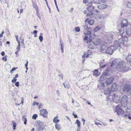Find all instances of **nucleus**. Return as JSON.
Masks as SVG:
<instances>
[{
	"instance_id": "a19ab883",
	"label": "nucleus",
	"mask_w": 131,
	"mask_h": 131,
	"mask_svg": "<svg viewBox=\"0 0 131 131\" xmlns=\"http://www.w3.org/2000/svg\"><path fill=\"white\" fill-rule=\"evenodd\" d=\"M37 11V15L39 18L40 19L41 18L39 14V13L38 10H36Z\"/></svg>"
},
{
	"instance_id": "9b49d317",
	"label": "nucleus",
	"mask_w": 131,
	"mask_h": 131,
	"mask_svg": "<svg viewBox=\"0 0 131 131\" xmlns=\"http://www.w3.org/2000/svg\"><path fill=\"white\" fill-rule=\"evenodd\" d=\"M128 22L126 19H124L120 24L121 28H123L128 25Z\"/></svg>"
},
{
	"instance_id": "774afa93",
	"label": "nucleus",
	"mask_w": 131,
	"mask_h": 131,
	"mask_svg": "<svg viewBox=\"0 0 131 131\" xmlns=\"http://www.w3.org/2000/svg\"><path fill=\"white\" fill-rule=\"evenodd\" d=\"M128 118L130 120H131V114H129L127 115Z\"/></svg>"
},
{
	"instance_id": "6ab92c4d",
	"label": "nucleus",
	"mask_w": 131,
	"mask_h": 131,
	"mask_svg": "<svg viewBox=\"0 0 131 131\" xmlns=\"http://www.w3.org/2000/svg\"><path fill=\"white\" fill-rule=\"evenodd\" d=\"M119 62L118 61L117 59H115L112 61L111 66V67H113L114 65H115L117 66Z\"/></svg>"
},
{
	"instance_id": "3c124183",
	"label": "nucleus",
	"mask_w": 131,
	"mask_h": 131,
	"mask_svg": "<svg viewBox=\"0 0 131 131\" xmlns=\"http://www.w3.org/2000/svg\"><path fill=\"white\" fill-rule=\"evenodd\" d=\"M15 84L17 87H18L19 85V83L18 82H17L15 83Z\"/></svg>"
},
{
	"instance_id": "c03bdc74",
	"label": "nucleus",
	"mask_w": 131,
	"mask_h": 131,
	"mask_svg": "<svg viewBox=\"0 0 131 131\" xmlns=\"http://www.w3.org/2000/svg\"><path fill=\"white\" fill-rule=\"evenodd\" d=\"M93 13H87V15L88 16L91 17L93 15Z\"/></svg>"
},
{
	"instance_id": "2f4dec72",
	"label": "nucleus",
	"mask_w": 131,
	"mask_h": 131,
	"mask_svg": "<svg viewBox=\"0 0 131 131\" xmlns=\"http://www.w3.org/2000/svg\"><path fill=\"white\" fill-rule=\"evenodd\" d=\"M53 122L54 123H56L59 122V120L58 119H56V117H54L53 120Z\"/></svg>"
},
{
	"instance_id": "13d9d810",
	"label": "nucleus",
	"mask_w": 131,
	"mask_h": 131,
	"mask_svg": "<svg viewBox=\"0 0 131 131\" xmlns=\"http://www.w3.org/2000/svg\"><path fill=\"white\" fill-rule=\"evenodd\" d=\"M104 47L103 46H102L101 47V51H104L105 49H104Z\"/></svg>"
},
{
	"instance_id": "79ce46f5",
	"label": "nucleus",
	"mask_w": 131,
	"mask_h": 131,
	"mask_svg": "<svg viewBox=\"0 0 131 131\" xmlns=\"http://www.w3.org/2000/svg\"><path fill=\"white\" fill-rule=\"evenodd\" d=\"M127 6L128 7L131 8V2H128L127 4Z\"/></svg>"
},
{
	"instance_id": "864d4df0",
	"label": "nucleus",
	"mask_w": 131,
	"mask_h": 131,
	"mask_svg": "<svg viewBox=\"0 0 131 131\" xmlns=\"http://www.w3.org/2000/svg\"><path fill=\"white\" fill-rule=\"evenodd\" d=\"M88 37L87 36H85V37L84 38V41H86V40H88Z\"/></svg>"
},
{
	"instance_id": "69168bd1",
	"label": "nucleus",
	"mask_w": 131,
	"mask_h": 131,
	"mask_svg": "<svg viewBox=\"0 0 131 131\" xmlns=\"http://www.w3.org/2000/svg\"><path fill=\"white\" fill-rule=\"evenodd\" d=\"M103 74L105 75V76H107V75H108V73H107L106 72H104V73H103Z\"/></svg>"
},
{
	"instance_id": "0eeeda50",
	"label": "nucleus",
	"mask_w": 131,
	"mask_h": 131,
	"mask_svg": "<svg viewBox=\"0 0 131 131\" xmlns=\"http://www.w3.org/2000/svg\"><path fill=\"white\" fill-rule=\"evenodd\" d=\"M115 51V50H114V49L113 48V46L111 45L106 50L105 53L111 55Z\"/></svg>"
},
{
	"instance_id": "7c9ffc66",
	"label": "nucleus",
	"mask_w": 131,
	"mask_h": 131,
	"mask_svg": "<svg viewBox=\"0 0 131 131\" xmlns=\"http://www.w3.org/2000/svg\"><path fill=\"white\" fill-rule=\"evenodd\" d=\"M76 122L77 124V126L79 128L81 126L80 122V121L78 119H77L76 121Z\"/></svg>"
},
{
	"instance_id": "0e129e2a",
	"label": "nucleus",
	"mask_w": 131,
	"mask_h": 131,
	"mask_svg": "<svg viewBox=\"0 0 131 131\" xmlns=\"http://www.w3.org/2000/svg\"><path fill=\"white\" fill-rule=\"evenodd\" d=\"M82 121L83 122V125H84L85 124V120L84 118H82Z\"/></svg>"
},
{
	"instance_id": "7ed1b4c3",
	"label": "nucleus",
	"mask_w": 131,
	"mask_h": 131,
	"mask_svg": "<svg viewBox=\"0 0 131 131\" xmlns=\"http://www.w3.org/2000/svg\"><path fill=\"white\" fill-rule=\"evenodd\" d=\"M121 90L123 93H125L128 95H130L131 93V86L130 85H125L121 89Z\"/></svg>"
},
{
	"instance_id": "ddd939ff",
	"label": "nucleus",
	"mask_w": 131,
	"mask_h": 131,
	"mask_svg": "<svg viewBox=\"0 0 131 131\" xmlns=\"http://www.w3.org/2000/svg\"><path fill=\"white\" fill-rule=\"evenodd\" d=\"M86 42L87 43L90 42V44L88 46V48L90 49H93L94 48V45H93V43H92V40L91 39H90L89 40H88L86 41Z\"/></svg>"
},
{
	"instance_id": "dca6fc26",
	"label": "nucleus",
	"mask_w": 131,
	"mask_h": 131,
	"mask_svg": "<svg viewBox=\"0 0 131 131\" xmlns=\"http://www.w3.org/2000/svg\"><path fill=\"white\" fill-rule=\"evenodd\" d=\"M126 32L127 35L130 36L131 35V24H130L127 28L126 29Z\"/></svg>"
},
{
	"instance_id": "423d86ee",
	"label": "nucleus",
	"mask_w": 131,
	"mask_h": 131,
	"mask_svg": "<svg viewBox=\"0 0 131 131\" xmlns=\"http://www.w3.org/2000/svg\"><path fill=\"white\" fill-rule=\"evenodd\" d=\"M115 111L116 112L118 115H122L123 114L124 111L119 106H117L115 109Z\"/></svg>"
},
{
	"instance_id": "a878e982",
	"label": "nucleus",
	"mask_w": 131,
	"mask_h": 131,
	"mask_svg": "<svg viewBox=\"0 0 131 131\" xmlns=\"http://www.w3.org/2000/svg\"><path fill=\"white\" fill-rule=\"evenodd\" d=\"M99 71L97 70H95L93 72V74L95 75L96 76H98L99 75V74H98Z\"/></svg>"
},
{
	"instance_id": "e2e57ef3",
	"label": "nucleus",
	"mask_w": 131,
	"mask_h": 131,
	"mask_svg": "<svg viewBox=\"0 0 131 131\" xmlns=\"http://www.w3.org/2000/svg\"><path fill=\"white\" fill-rule=\"evenodd\" d=\"M16 69V68H12L11 70L10 71V72H11L12 71H15Z\"/></svg>"
},
{
	"instance_id": "bb28decb",
	"label": "nucleus",
	"mask_w": 131,
	"mask_h": 131,
	"mask_svg": "<svg viewBox=\"0 0 131 131\" xmlns=\"http://www.w3.org/2000/svg\"><path fill=\"white\" fill-rule=\"evenodd\" d=\"M12 123L13 124V129L14 130H15L16 129V123L13 121H12Z\"/></svg>"
},
{
	"instance_id": "c85d7f7f",
	"label": "nucleus",
	"mask_w": 131,
	"mask_h": 131,
	"mask_svg": "<svg viewBox=\"0 0 131 131\" xmlns=\"http://www.w3.org/2000/svg\"><path fill=\"white\" fill-rule=\"evenodd\" d=\"M94 23V20L92 19L88 21V24L91 25H92Z\"/></svg>"
},
{
	"instance_id": "393cba45",
	"label": "nucleus",
	"mask_w": 131,
	"mask_h": 131,
	"mask_svg": "<svg viewBox=\"0 0 131 131\" xmlns=\"http://www.w3.org/2000/svg\"><path fill=\"white\" fill-rule=\"evenodd\" d=\"M56 128L57 130H59L61 128V125L59 124H56L55 125Z\"/></svg>"
},
{
	"instance_id": "09e8293b",
	"label": "nucleus",
	"mask_w": 131,
	"mask_h": 131,
	"mask_svg": "<svg viewBox=\"0 0 131 131\" xmlns=\"http://www.w3.org/2000/svg\"><path fill=\"white\" fill-rule=\"evenodd\" d=\"M39 104V103L38 102H33V105L35 106V105H37V106H38Z\"/></svg>"
},
{
	"instance_id": "49530a36",
	"label": "nucleus",
	"mask_w": 131,
	"mask_h": 131,
	"mask_svg": "<svg viewBox=\"0 0 131 131\" xmlns=\"http://www.w3.org/2000/svg\"><path fill=\"white\" fill-rule=\"evenodd\" d=\"M15 36L16 37V40L17 41L18 43H20L19 41V39H18V36L16 35H15Z\"/></svg>"
},
{
	"instance_id": "20e7f679",
	"label": "nucleus",
	"mask_w": 131,
	"mask_h": 131,
	"mask_svg": "<svg viewBox=\"0 0 131 131\" xmlns=\"http://www.w3.org/2000/svg\"><path fill=\"white\" fill-rule=\"evenodd\" d=\"M127 96L126 95H124L122 97L120 100V102L121 103L122 106L125 108H126L129 109L128 107H127V104L128 102Z\"/></svg>"
},
{
	"instance_id": "4be33fe9",
	"label": "nucleus",
	"mask_w": 131,
	"mask_h": 131,
	"mask_svg": "<svg viewBox=\"0 0 131 131\" xmlns=\"http://www.w3.org/2000/svg\"><path fill=\"white\" fill-rule=\"evenodd\" d=\"M32 5L34 7L35 9L37 10L38 9V7L37 5L36 4V0H35L34 1L32 0Z\"/></svg>"
},
{
	"instance_id": "4468645a",
	"label": "nucleus",
	"mask_w": 131,
	"mask_h": 131,
	"mask_svg": "<svg viewBox=\"0 0 131 131\" xmlns=\"http://www.w3.org/2000/svg\"><path fill=\"white\" fill-rule=\"evenodd\" d=\"M111 90L113 92L117 91L118 89L117 85L116 83H114L111 86Z\"/></svg>"
},
{
	"instance_id": "9d476101",
	"label": "nucleus",
	"mask_w": 131,
	"mask_h": 131,
	"mask_svg": "<svg viewBox=\"0 0 131 131\" xmlns=\"http://www.w3.org/2000/svg\"><path fill=\"white\" fill-rule=\"evenodd\" d=\"M39 111L40 113V114H41L40 115H42L43 117H47L48 113L46 110L43 109L40 110Z\"/></svg>"
},
{
	"instance_id": "f03ea898",
	"label": "nucleus",
	"mask_w": 131,
	"mask_h": 131,
	"mask_svg": "<svg viewBox=\"0 0 131 131\" xmlns=\"http://www.w3.org/2000/svg\"><path fill=\"white\" fill-rule=\"evenodd\" d=\"M125 39H122L121 38H119L118 40H115L113 44V48L115 50L117 49L119 47L121 46V45H123L124 43V41Z\"/></svg>"
},
{
	"instance_id": "6e6552de",
	"label": "nucleus",
	"mask_w": 131,
	"mask_h": 131,
	"mask_svg": "<svg viewBox=\"0 0 131 131\" xmlns=\"http://www.w3.org/2000/svg\"><path fill=\"white\" fill-rule=\"evenodd\" d=\"M119 31L121 36V37H124V38H121L123 39H125V40H126V39H127L126 40H127L128 39V37L125 35V34L124 29L122 28L119 29Z\"/></svg>"
},
{
	"instance_id": "8fccbe9b",
	"label": "nucleus",
	"mask_w": 131,
	"mask_h": 131,
	"mask_svg": "<svg viewBox=\"0 0 131 131\" xmlns=\"http://www.w3.org/2000/svg\"><path fill=\"white\" fill-rule=\"evenodd\" d=\"M42 104L41 103H40L38 106L39 109H40L42 108Z\"/></svg>"
},
{
	"instance_id": "473e14b6",
	"label": "nucleus",
	"mask_w": 131,
	"mask_h": 131,
	"mask_svg": "<svg viewBox=\"0 0 131 131\" xmlns=\"http://www.w3.org/2000/svg\"><path fill=\"white\" fill-rule=\"evenodd\" d=\"M61 52L63 53L64 52L63 48H64V45L63 43H61Z\"/></svg>"
},
{
	"instance_id": "ea45409f",
	"label": "nucleus",
	"mask_w": 131,
	"mask_h": 131,
	"mask_svg": "<svg viewBox=\"0 0 131 131\" xmlns=\"http://www.w3.org/2000/svg\"><path fill=\"white\" fill-rule=\"evenodd\" d=\"M54 3H55V5H56V7L57 8V10L58 12H59L60 11V10H59V9L58 8V6L57 5V2H56V0H54Z\"/></svg>"
},
{
	"instance_id": "37998d69",
	"label": "nucleus",
	"mask_w": 131,
	"mask_h": 131,
	"mask_svg": "<svg viewBox=\"0 0 131 131\" xmlns=\"http://www.w3.org/2000/svg\"><path fill=\"white\" fill-rule=\"evenodd\" d=\"M17 79H16V78H14L12 80V82L13 83H15L16 82V81H17Z\"/></svg>"
},
{
	"instance_id": "58836bf2",
	"label": "nucleus",
	"mask_w": 131,
	"mask_h": 131,
	"mask_svg": "<svg viewBox=\"0 0 131 131\" xmlns=\"http://www.w3.org/2000/svg\"><path fill=\"white\" fill-rule=\"evenodd\" d=\"M39 38L40 42H41L43 41V38L42 36H39Z\"/></svg>"
},
{
	"instance_id": "6e6d98bb",
	"label": "nucleus",
	"mask_w": 131,
	"mask_h": 131,
	"mask_svg": "<svg viewBox=\"0 0 131 131\" xmlns=\"http://www.w3.org/2000/svg\"><path fill=\"white\" fill-rule=\"evenodd\" d=\"M84 54L82 56V57L83 59L85 57H86V53H85V52H84Z\"/></svg>"
},
{
	"instance_id": "052dcab7",
	"label": "nucleus",
	"mask_w": 131,
	"mask_h": 131,
	"mask_svg": "<svg viewBox=\"0 0 131 131\" xmlns=\"http://www.w3.org/2000/svg\"><path fill=\"white\" fill-rule=\"evenodd\" d=\"M93 3L95 4H99V2L98 1H96L95 0H93Z\"/></svg>"
},
{
	"instance_id": "de8ad7c7",
	"label": "nucleus",
	"mask_w": 131,
	"mask_h": 131,
	"mask_svg": "<svg viewBox=\"0 0 131 131\" xmlns=\"http://www.w3.org/2000/svg\"><path fill=\"white\" fill-rule=\"evenodd\" d=\"M24 39H23L21 41V43L22 44V46H23V47L24 48H25V44H24Z\"/></svg>"
},
{
	"instance_id": "aec40b11",
	"label": "nucleus",
	"mask_w": 131,
	"mask_h": 131,
	"mask_svg": "<svg viewBox=\"0 0 131 131\" xmlns=\"http://www.w3.org/2000/svg\"><path fill=\"white\" fill-rule=\"evenodd\" d=\"M126 60L129 64H131V55H129L126 58Z\"/></svg>"
},
{
	"instance_id": "4c0bfd02",
	"label": "nucleus",
	"mask_w": 131,
	"mask_h": 131,
	"mask_svg": "<svg viewBox=\"0 0 131 131\" xmlns=\"http://www.w3.org/2000/svg\"><path fill=\"white\" fill-rule=\"evenodd\" d=\"M90 30H87L88 32L87 33H84L85 35H90L91 34V31H90Z\"/></svg>"
},
{
	"instance_id": "1a4fd4ad",
	"label": "nucleus",
	"mask_w": 131,
	"mask_h": 131,
	"mask_svg": "<svg viewBox=\"0 0 131 131\" xmlns=\"http://www.w3.org/2000/svg\"><path fill=\"white\" fill-rule=\"evenodd\" d=\"M111 97L113 100L115 102L118 103L120 102L119 96L114 94L113 95H112Z\"/></svg>"
},
{
	"instance_id": "cd10ccee",
	"label": "nucleus",
	"mask_w": 131,
	"mask_h": 131,
	"mask_svg": "<svg viewBox=\"0 0 131 131\" xmlns=\"http://www.w3.org/2000/svg\"><path fill=\"white\" fill-rule=\"evenodd\" d=\"M92 43H93V45L95 46L98 45L100 43V42L98 40L96 41L95 42L93 41H92Z\"/></svg>"
},
{
	"instance_id": "f3484780",
	"label": "nucleus",
	"mask_w": 131,
	"mask_h": 131,
	"mask_svg": "<svg viewBox=\"0 0 131 131\" xmlns=\"http://www.w3.org/2000/svg\"><path fill=\"white\" fill-rule=\"evenodd\" d=\"M126 32L127 35L130 36L131 35V24H130L127 28L126 29Z\"/></svg>"
},
{
	"instance_id": "603ef678",
	"label": "nucleus",
	"mask_w": 131,
	"mask_h": 131,
	"mask_svg": "<svg viewBox=\"0 0 131 131\" xmlns=\"http://www.w3.org/2000/svg\"><path fill=\"white\" fill-rule=\"evenodd\" d=\"M72 115L73 116H74V118H76L78 117L77 115L75 114L74 112H73L72 113Z\"/></svg>"
},
{
	"instance_id": "a211bd4d",
	"label": "nucleus",
	"mask_w": 131,
	"mask_h": 131,
	"mask_svg": "<svg viewBox=\"0 0 131 131\" xmlns=\"http://www.w3.org/2000/svg\"><path fill=\"white\" fill-rule=\"evenodd\" d=\"M107 7V6L106 4H102L97 6V7L99 8L100 9H104Z\"/></svg>"
},
{
	"instance_id": "338daca9",
	"label": "nucleus",
	"mask_w": 131,
	"mask_h": 131,
	"mask_svg": "<svg viewBox=\"0 0 131 131\" xmlns=\"http://www.w3.org/2000/svg\"><path fill=\"white\" fill-rule=\"evenodd\" d=\"M1 54L2 56H4L5 54V52L4 51H2L1 52Z\"/></svg>"
},
{
	"instance_id": "b1692460",
	"label": "nucleus",
	"mask_w": 131,
	"mask_h": 131,
	"mask_svg": "<svg viewBox=\"0 0 131 131\" xmlns=\"http://www.w3.org/2000/svg\"><path fill=\"white\" fill-rule=\"evenodd\" d=\"M83 28L85 30L87 29V30H91V27H89L88 25L85 24V25H83Z\"/></svg>"
},
{
	"instance_id": "680f3d73",
	"label": "nucleus",
	"mask_w": 131,
	"mask_h": 131,
	"mask_svg": "<svg viewBox=\"0 0 131 131\" xmlns=\"http://www.w3.org/2000/svg\"><path fill=\"white\" fill-rule=\"evenodd\" d=\"M69 84L68 83H67L66 85V86H65V88H68L69 87Z\"/></svg>"
},
{
	"instance_id": "2eb2a0df",
	"label": "nucleus",
	"mask_w": 131,
	"mask_h": 131,
	"mask_svg": "<svg viewBox=\"0 0 131 131\" xmlns=\"http://www.w3.org/2000/svg\"><path fill=\"white\" fill-rule=\"evenodd\" d=\"M111 93V92L109 88H107L104 91V94L108 95L109 97H110V99L111 98V97L112 96V95L110 94Z\"/></svg>"
},
{
	"instance_id": "c756f323",
	"label": "nucleus",
	"mask_w": 131,
	"mask_h": 131,
	"mask_svg": "<svg viewBox=\"0 0 131 131\" xmlns=\"http://www.w3.org/2000/svg\"><path fill=\"white\" fill-rule=\"evenodd\" d=\"M106 64L105 63H104L103 62H102V63H101L100 64V67L101 68H103L106 66Z\"/></svg>"
},
{
	"instance_id": "f704fd0d",
	"label": "nucleus",
	"mask_w": 131,
	"mask_h": 131,
	"mask_svg": "<svg viewBox=\"0 0 131 131\" xmlns=\"http://www.w3.org/2000/svg\"><path fill=\"white\" fill-rule=\"evenodd\" d=\"M100 28L99 27L97 26L94 29L93 31L94 32H96L97 31L99 30L100 29Z\"/></svg>"
},
{
	"instance_id": "e433bc0d",
	"label": "nucleus",
	"mask_w": 131,
	"mask_h": 131,
	"mask_svg": "<svg viewBox=\"0 0 131 131\" xmlns=\"http://www.w3.org/2000/svg\"><path fill=\"white\" fill-rule=\"evenodd\" d=\"M23 121H24V124L25 125H26L27 124V118L25 117H23Z\"/></svg>"
},
{
	"instance_id": "39448f33",
	"label": "nucleus",
	"mask_w": 131,
	"mask_h": 131,
	"mask_svg": "<svg viewBox=\"0 0 131 131\" xmlns=\"http://www.w3.org/2000/svg\"><path fill=\"white\" fill-rule=\"evenodd\" d=\"M113 36L112 34H108L106 37L104 43H111L113 42Z\"/></svg>"
},
{
	"instance_id": "72a5a7b5",
	"label": "nucleus",
	"mask_w": 131,
	"mask_h": 131,
	"mask_svg": "<svg viewBox=\"0 0 131 131\" xmlns=\"http://www.w3.org/2000/svg\"><path fill=\"white\" fill-rule=\"evenodd\" d=\"M38 117V115L37 114H35L33 115L32 117V118L34 119H36Z\"/></svg>"
},
{
	"instance_id": "bf43d9fd",
	"label": "nucleus",
	"mask_w": 131,
	"mask_h": 131,
	"mask_svg": "<svg viewBox=\"0 0 131 131\" xmlns=\"http://www.w3.org/2000/svg\"><path fill=\"white\" fill-rule=\"evenodd\" d=\"M91 54V53H86V58H88L89 57V55H90Z\"/></svg>"
},
{
	"instance_id": "c9c22d12",
	"label": "nucleus",
	"mask_w": 131,
	"mask_h": 131,
	"mask_svg": "<svg viewBox=\"0 0 131 131\" xmlns=\"http://www.w3.org/2000/svg\"><path fill=\"white\" fill-rule=\"evenodd\" d=\"M75 30L77 32H79L80 31V28L79 27H77L75 28Z\"/></svg>"
},
{
	"instance_id": "412c9836",
	"label": "nucleus",
	"mask_w": 131,
	"mask_h": 131,
	"mask_svg": "<svg viewBox=\"0 0 131 131\" xmlns=\"http://www.w3.org/2000/svg\"><path fill=\"white\" fill-rule=\"evenodd\" d=\"M94 9V7L93 6H89L87 8V9L90 12H91Z\"/></svg>"
},
{
	"instance_id": "4d7b16f0",
	"label": "nucleus",
	"mask_w": 131,
	"mask_h": 131,
	"mask_svg": "<svg viewBox=\"0 0 131 131\" xmlns=\"http://www.w3.org/2000/svg\"><path fill=\"white\" fill-rule=\"evenodd\" d=\"M95 124L96 125H102V124H101V123H100L99 122H95Z\"/></svg>"
},
{
	"instance_id": "5701e85b",
	"label": "nucleus",
	"mask_w": 131,
	"mask_h": 131,
	"mask_svg": "<svg viewBox=\"0 0 131 131\" xmlns=\"http://www.w3.org/2000/svg\"><path fill=\"white\" fill-rule=\"evenodd\" d=\"M105 84L104 83H100L98 85V87L100 89H103L104 88Z\"/></svg>"
},
{
	"instance_id": "a18cd8bd",
	"label": "nucleus",
	"mask_w": 131,
	"mask_h": 131,
	"mask_svg": "<svg viewBox=\"0 0 131 131\" xmlns=\"http://www.w3.org/2000/svg\"><path fill=\"white\" fill-rule=\"evenodd\" d=\"M20 43H18V45L16 48V49L17 50H18L20 49Z\"/></svg>"
},
{
	"instance_id": "f8f14e48",
	"label": "nucleus",
	"mask_w": 131,
	"mask_h": 131,
	"mask_svg": "<svg viewBox=\"0 0 131 131\" xmlns=\"http://www.w3.org/2000/svg\"><path fill=\"white\" fill-rule=\"evenodd\" d=\"M114 78L113 77H111L109 78H107L106 79V82L107 85H108L111 84L113 81Z\"/></svg>"
},
{
	"instance_id": "f257e3e1",
	"label": "nucleus",
	"mask_w": 131,
	"mask_h": 131,
	"mask_svg": "<svg viewBox=\"0 0 131 131\" xmlns=\"http://www.w3.org/2000/svg\"><path fill=\"white\" fill-rule=\"evenodd\" d=\"M116 68L118 71L122 72H126L128 70V68L126 67L125 62L123 61L118 62Z\"/></svg>"
},
{
	"instance_id": "5fc2aeb1",
	"label": "nucleus",
	"mask_w": 131,
	"mask_h": 131,
	"mask_svg": "<svg viewBox=\"0 0 131 131\" xmlns=\"http://www.w3.org/2000/svg\"><path fill=\"white\" fill-rule=\"evenodd\" d=\"M6 56H6L5 57H3L2 59L5 61H6L7 60V58H6Z\"/></svg>"
}]
</instances>
